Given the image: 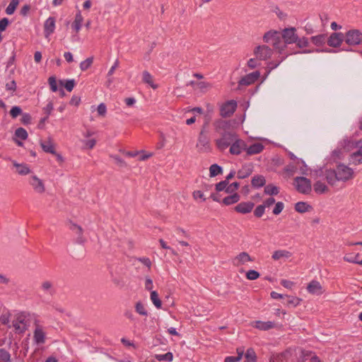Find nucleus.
Instances as JSON below:
<instances>
[{
    "instance_id": "f257e3e1",
    "label": "nucleus",
    "mask_w": 362,
    "mask_h": 362,
    "mask_svg": "<svg viewBox=\"0 0 362 362\" xmlns=\"http://www.w3.org/2000/svg\"><path fill=\"white\" fill-rule=\"evenodd\" d=\"M281 34L277 31H269L263 37L265 42L270 44L274 49L281 52L286 47V43L282 40Z\"/></svg>"
},
{
    "instance_id": "f03ea898",
    "label": "nucleus",
    "mask_w": 362,
    "mask_h": 362,
    "mask_svg": "<svg viewBox=\"0 0 362 362\" xmlns=\"http://www.w3.org/2000/svg\"><path fill=\"white\" fill-rule=\"evenodd\" d=\"M312 175L315 179L322 177L331 186L336 185L338 181L335 170L331 168H320L315 170Z\"/></svg>"
},
{
    "instance_id": "7ed1b4c3",
    "label": "nucleus",
    "mask_w": 362,
    "mask_h": 362,
    "mask_svg": "<svg viewBox=\"0 0 362 362\" xmlns=\"http://www.w3.org/2000/svg\"><path fill=\"white\" fill-rule=\"evenodd\" d=\"M338 181L346 182L352 180L354 177V171L349 166L339 163L335 169Z\"/></svg>"
},
{
    "instance_id": "20e7f679",
    "label": "nucleus",
    "mask_w": 362,
    "mask_h": 362,
    "mask_svg": "<svg viewBox=\"0 0 362 362\" xmlns=\"http://www.w3.org/2000/svg\"><path fill=\"white\" fill-rule=\"evenodd\" d=\"M28 317L29 314L25 312L19 313L16 315L12 325L18 333H23L26 330Z\"/></svg>"
},
{
    "instance_id": "39448f33",
    "label": "nucleus",
    "mask_w": 362,
    "mask_h": 362,
    "mask_svg": "<svg viewBox=\"0 0 362 362\" xmlns=\"http://www.w3.org/2000/svg\"><path fill=\"white\" fill-rule=\"evenodd\" d=\"M221 137L215 140L216 147L221 151H225L228 146L230 147L236 134L224 132L221 134Z\"/></svg>"
},
{
    "instance_id": "423d86ee",
    "label": "nucleus",
    "mask_w": 362,
    "mask_h": 362,
    "mask_svg": "<svg viewBox=\"0 0 362 362\" xmlns=\"http://www.w3.org/2000/svg\"><path fill=\"white\" fill-rule=\"evenodd\" d=\"M294 185L296 190L301 194H308L312 190L310 180L305 177H295Z\"/></svg>"
},
{
    "instance_id": "0eeeda50",
    "label": "nucleus",
    "mask_w": 362,
    "mask_h": 362,
    "mask_svg": "<svg viewBox=\"0 0 362 362\" xmlns=\"http://www.w3.org/2000/svg\"><path fill=\"white\" fill-rule=\"evenodd\" d=\"M246 142L240 139L238 135L235 136L232 144L230 145L229 152L232 155L238 156L243 151H245Z\"/></svg>"
},
{
    "instance_id": "6e6552de",
    "label": "nucleus",
    "mask_w": 362,
    "mask_h": 362,
    "mask_svg": "<svg viewBox=\"0 0 362 362\" xmlns=\"http://www.w3.org/2000/svg\"><path fill=\"white\" fill-rule=\"evenodd\" d=\"M273 51L266 45H259L255 48L254 54L259 60H267L271 58Z\"/></svg>"
},
{
    "instance_id": "1a4fd4ad",
    "label": "nucleus",
    "mask_w": 362,
    "mask_h": 362,
    "mask_svg": "<svg viewBox=\"0 0 362 362\" xmlns=\"http://www.w3.org/2000/svg\"><path fill=\"white\" fill-rule=\"evenodd\" d=\"M362 41V33L358 30H351L346 33L345 42L349 45H356Z\"/></svg>"
},
{
    "instance_id": "9d476101",
    "label": "nucleus",
    "mask_w": 362,
    "mask_h": 362,
    "mask_svg": "<svg viewBox=\"0 0 362 362\" xmlns=\"http://www.w3.org/2000/svg\"><path fill=\"white\" fill-rule=\"evenodd\" d=\"M237 108V103L235 100H229L223 103L220 107V115L223 117H230Z\"/></svg>"
},
{
    "instance_id": "9b49d317",
    "label": "nucleus",
    "mask_w": 362,
    "mask_h": 362,
    "mask_svg": "<svg viewBox=\"0 0 362 362\" xmlns=\"http://www.w3.org/2000/svg\"><path fill=\"white\" fill-rule=\"evenodd\" d=\"M307 291L313 296H321L325 293V289L317 280L310 281L306 287Z\"/></svg>"
},
{
    "instance_id": "f8f14e48",
    "label": "nucleus",
    "mask_w": 362,
    "mask_h": 362,
    "mask_svg": "<svg viewBox=\"0 0 362 362\" xmlns=\"http://www.w3.org/2000/svg\"><path fill=\"white\" fill-rule=\"evenodd\" d=\"M255 259L246 252H241L233 259V264L236 267H241L254 262Z\"/></svg>"
},
{
    "instance_id": "ddd939ff",
    "label": "nucleus",
    "mask_w": 362,
    "mask_h": 362,
    "mask_svg": "<svg viewBox=\"0 0 362 362\" xmlns=\"http://www.w3.org/2000/svg\"><path fill=\"white\" fill-rule=\"evenodd\" d=\"M30 184L32 186L33 190L39 194H42L45 192V185L42 180L40 179L36 175H33L30 177Z\"/></svg>"
},
{
    "instance_id": "4468645a",
    "label": "nucleus",
    "mask_w": 362,
    "mask_h": 362,
    "mask_svg": "<svg viewBox=\"0 0 362 362\" xmlns=\"http://www.w3.org/2000/svg\"><path fill=\"white\" fill-rule=\"evenodd\" d=\"M281 35L286 45L294 43L298 39V36L296 34V29L294 28H285Z\"/></svg>"
},
{
    "instance_id": "2eb2a0df",
    "label": "nucleus",
    "mask_w": 362,
    "mask_h": 362,
    "mask_svg": "<svg viewBox=\"0 0 362 362\" xmlns=\"http://www.w3.org/2000/svg\"><path fill=\"white\" fill-rule=\"evenodd\" d=\"M197 147L202 152H207L210 150L209 140L206 135L203 134V131H201L199 133Z\"/></svg>"
},
{
    "instance_id": "dca6fc26",
    "label": "nucleus",
    "mask_w": 362,
    "mask_h": 362,
    "mask_svg": "<svg viewBox=\"0 0 362 362\" xmlns=\"http://www.w3.org/2000/svg\"><path fill=\"white\" fill-rule=\"evenodd\" d=\"M264 148L263 144L259 142L253 143L249 146L246 144L245 153L247 156H253L260 153Z\"/></svg>"
},
{
    "instance_id": "f3484780",
    "label": "nucleus",
    "mask_w": 362,
    "mask_h": 362,
    "mask_svg": "<svg viewBox=\"0 0 362 362\" xmlns=\"http://www.w3.org/2000/svg\"><path fill=\"white\" fill-rule=\"evenodd\" d=\"M40 144L44 152L55 153V144L52 137L49 136L47 140L40 141Z\"/></svg>"
},
{
    "instance_id": "a211bd4d",
    "label": "nucleus",
    "mask_w": 362,
    "mask_h": 362,
    "mask_svg": "<svg viewBox=\"0 0 362 362\" xmlns=\"http://www.w3.org/2000/svg\"><path fill=\"white\" fill-rule=\"evenodd\" d=\"M344 40V35L341 33H332L327 41L330 47H339Z\"/></svg>"
},
{
    "instance_id": "6ab92c4d",
    "label": "nucleus",
    "mask_w": 362,
    "mask_h": 362,
    "mask_svg": "<svg viewBox=\"0 0 362 362\" xmlns=\"http://www.w3.org/2000/svg\"><path fill=\"white\" fill-rule=\"evenodd\" d=\"M45 332L41 326L37 325L33 332V339L37 344H42L45 342Z\"/></svg>"
},
{
    "instance_id": "aec40b11",
    "label": "nucleus",
    "mask_w": 362,
    "mask_h": 362,
    "mask_svg": "<svg viewBox=\"0 0 362 362\" xmlns=\"http://www.w3.org/2000/svg\"><path fill=\"white\" fill-rule=\"evenodd\" d=\"M259 76V71H254L242 78L239 83L242 86H249L255 83L258 79Z\"/></svg>"
},
{
    "instance_id": "412c9836",
    "label": "nucleus",
    "mask_w": 362,
    "mask_h": 362,
    "mask_svg": "<svg viewBox=\"0 0 362 362\" xmlns=\"http://www.w3.org/2000/svg\"><path fill=\"white\" fill-rule=\"evenodd\" d=\"M255 206V204L251 202H241L235 206V211L240 214L250 213Z\"/></svg>"
},
{
    "instance_id": "4be33fe9",
    "label": "nucleus",
    "mask_w": 362,
    "mask_h": 362,
    "mask_svg": "<svg viewBox=\"0 0 362 362\" xmlns=\"http://www.w3.org/2000/svg\"><path fill=\"white\" fill-rule=\"evenodd\" d=\"M359 143L361 144L359 149L350 155V163L354 165L362 163V139L359 141Z\"/></svg>"
},
{
    "instance_id": "5701e85b",
    "label": "nucleus",
    "mask_w": 362,
    "mask_h": 362,
    "mask_svg": "<svg viewBox=\"0 0 362 362\" xmlns=\"http://www.w3.org/2000/svg\"><path fill=\"white\" fill-rule=\"evenodd\" d=\"M55 29V18L54 17L48 18L44 24L45 36L48 38L54 33Z\"/></svg>"
},
{
    "instance_id": "b1692460",
    "label": "nucleus",
    "mask_w": 362,
    "mask_h": 362,
    "mask_svg": "<svg viewBox=\"0 0 362 362\" xmlns=\"http://www.w3.org/2000/svg\"><path fill=\"white\" fill-rule=\"evenodd\" d=\"M253 327L261 330V331H267L269 329H273L275 327V323L272 321L262 322V321H255L252 325Z\"/></svg>"
},
{
    "instance_id": "393cba45",
    "label": "nucleus",
    "mask_w": 362,
    "mask_h": 362,
    "mask_svg": "<svg viewBox=\"0 0 362 362\" xmlns=\"http://www.w3.org/2000/svg\"><path fill=\"white\" fill-rule=\"evenodd\" d=\"M253 171V166L252 164L243 165L238 171L237 177L239 179H244L249 177Z\"/></svg>"
},
{
    "instance_id": "a878e982",
    "label": "nucleus",
    "mask_w": 362,
    "mask_h": 362,
    "mask_svg": "<svg viewBox=\"0 0 362 362\" xmlns=\"http://www.w3.org/2000/svg\"><path fill=\"white\" fill-rule=\"evenodd\" d=\"M229 123L223 119H218L214 122L215 131L220 134L226 132V130L229 129Z\"/></svg>"
},
{
    "instance_id": "bb28decb",
    "label": "nucleus",
    "mask_w": 362,
    "mask_h": 362,
    "mask_svg": "<svg viewBox=\"0 0 362 362\" xmlns=\"http://www.w3.org/2000/svg\"><path fill=\"white\" fill-rule=\"evenodd\" d=\"M314 191L317 194H325L329 192V189L327 185L320 180L316 181L313 185Z\"/></svg>"
},
{
    "instance_id": "cd10ccee",
    "label": "nucleus",
    "mask_w": 362,
    "mask_h": 362,
    "mask_svg": "<svg viewBox=\"0 0 362 362\" xmlns=\"http://www.w3.org/2000/svg\"><path fill=\"white\" fill-rule=\"evenodd\" d=\"M83 22V18L81 12L78 11L76 14L74 21L71 24V27L76 34L80 31Z\"/></svg>"
},
{
    "instance_id": "c85d7f7f",
    "label": "nucleus",
    "mask_w": 362,
    "mask_h": 362,
    "mask_svg": "<svg viewBox=\"0 0 362 362\" xmlns=\"http://www.w3.org/2000/svg\"><path fill=\"white\" fill-rule=\"evenodd\" d=\"M291 257V252L285 250H276L272 254V259L275 261L279 260L282 258H289Z\"/></svg>"
},
{
    "instance_id": "c756f323",
    "label": "nucleus",
    "mask_w": 362,
    "mask_h": 362,
    "mask_svg": "<svg viewBox=\"0 0 362 362\" xmlns=\"http://www.w3.org/2000/svg\"><path fill=\"white\" fill-rule=\"evenodd\" d=\"M361 144L358 141L354 142L350 140H344L343 143L341 144V148L344 151H349L356 147L359 148V146Z\"/></svg>"
},
{
    "instance_id": "7c9ffc66",
    "label": "nucleus",
    "mask_w": 362,
    "mask_h": 362,
    "mask_svg": "<svg viewBox=\"0 0 362 362\" xmlns=\"http://www.w3.org/2000/svg\"><path fill=\"white\" fill-rule=\"evenodd\" d=\"M252 186L255 188L263 187L266 184V180L262 175H255L251 181Z\"/></svg>"
},
{
    "instance_id": "2f4dec72",
    "label": "nucleus",
    "mask_w": 362,
    "mask_h": 362,
    "mask_svg": "<svg viewBox=\"0 0 362 362\" xmlns=\"http://www.w3.org/2000/svg\"><path fill=\"white\" fill-rule=\"evenodd\" d=\"M13 165L16 168L17 172L19 175H25L30 173V170L25 164H19L13 162Z\"/></svg>"
},
{
    "instance_id": "473e14b6",
    "label": "nucleus",
    "mask_w": 362,
    "mask_h": 362,
    "mask_svg": "<svg viewBox=\"0 0 362 362\" xmlns=\"http://www.w3.org/2000/svg\"><path fill=\"white\" fill-rule=\"evenodd\" d=\"M143 81L148 84L153 89H156L158 88V85L153 83L152 76L147 71H144L143 72Z\"/></svg>"
},
{
    "instance_id": "72a5a7b5",
    "label": "nucleus",
    "mask_w": 362,
    "mask_h": 362,
    "mask_svg": "<svg viewBox=\"0 0 362 362\" xmlns=\"http://www.w3.org/2000/svg\"><path fill=\"white\" fill-rule=\"evenodd\" d=\"M240 200V196L238 193L226 197L223 199V203L225 205H230L232 204L237 203Z\"/></svg>"
},
{
    "instance_id": "f704fd0d",
    "label": "nucleus",
    "mask_w": 362,
    "mask_h": 362,
    "mask_svg": "<svg viewBox=\"0 0 362 362\" xmlns=\"http://www.w3.org/2000/svg\"><path fill=\"white\" fill-rule=\"evenodd\" d=\"M151 300L156 308L160 309L162 307V302L158 297V294L156 291H151Z\"/></svg>"
},
{
    "instance_id": "c9c22d12",
    "label": "nucleus",
    "mask_w": 362,
    "mask_h": 362,
    "mask_svg": "<svg viewBox=\"0 0 362 362\" xmlns=\"http://www.w3.org/2000/svg\"><path fill=\"white\" fill-rule=\"evenodd\" d=\"M310 206L307 204L305 202H299L296 204L295 205V209L296 211L299 213H304L306 212L310 209Z\"/></svg>"
},
{
    "instance_id": "e433bc0d",
    "label": "nucleus",
    "mask_w": 362,
    "mask_h": 362,
    "mask_svg": "<svg viewBox=\"0 0 362 362\" xmlns=\"http://www.w3.org/2000/svg\"><path fill=\"white\" fill-rule=\"evenodd\" d=\"M264 193L266 194H269V195H276L279 194V188L273 185H267L265 187H264Z\"/></svg>"
},
{
    "instance_id": "4c0bfd02",
    "label": "nucleus",
    "mask_w": 362,
    "mask_h": 362,
    "mask_svg": "<svg viewBox=\"0 0 362 362\" xmlns=\"http://www.w3.org/2000/svg\"><path fill=\"white\" fill-rule=\"evenodd\" d=\"M15 137L19 138L22 140H26L28 139V134L26 130L22 127H19L15 131Z\"/></svg>"
},
{
    "instance_id": "58836bf2",
    "label": "nucleus",
    "mask_w": 362,
    "mask_h": 362,
    "mask_svg": "<svg viewBox=\"0 0 362 362\" xmlns=\"http://www.w3.org/2000/svg\"><path fill=\"white\" fill-rule=\"evenodd\" d=\"M155 358L159 361H172L173 359V355L171 352H168L165 354H156L155 356Z\"/></svg>"
},
{
    "instance_id": "ea45409f",
    "label": "nucleus",
    "mask_w": 362,
    "mask_h": 362,
    "mask_svg": "<svg viewBox=\"0 0 362 362\" xmlns=\"http://www.w3.org/2000/svg\"><path fill=\"white\" fill-rule=\"evenodd\" d=\"M18 0H11L9 5L7 6L6 9V13L8 15H11L14 13L16 7L18 5Z\"/></svg>"
},
{
    "instance_id": "a19ab883",
    "label": "nucleus",
    "mask_w": 362,
    "mask_h": 362,
    "mask_svg": "<svg viewBox=\"0 0 362 362\" xmlns=\"http://www.w3.org/2000/svg\"><path fill=\"white\" fill-rule=\"evenodd\" d=\"M71 228L73 230H76V232L78 235L77 242L79 243H83L84 242V238H83L82 228L76 224H73Z\"/></svg>"
},
{
    "instance_id": "79ce46f5",
    "label": "nucleus",
    "mask_w": 362,
    "mask_h": 362,
    "mask_svg": "<svg viewBox=\"0 0 362 362\" xmlns=\"http://www.w3.org/2000/svg\"><path fill=\"white\" fill-rule=\"evenodd\" d=\"M245 358L250 362H255L257 361V356L252 348H250L247 350L245 353Z\"/></svg>"
},
{
    "instance_id": "37998d69",
    "label": "nucleus",
    "mask_w": 362,
    "mask_h": 362,
    "mask_svg": "<svg viewBox=\"0 0 362 362\" xmlns=\"http://www.w3.org/2000/svg\"><path fill=\"white\" fill-rule=\"evenodd\" d=\"M11 354L4 349H0V362H9Z\"/></svg>"
},
{
    "instance_id": "c03bdc74",
    "label": "nucleus",
    "mask_w": 362,
    "mask_h": 362,
    "mask_svg": "<svg viewBox=\"0 0 362 362\" xmlns=\"http://www.w3.org/2000/svg\"><path fill=\"white\" fill-rule=\"evenodd\" d=\"M209 172H210V176L214 177V176L219 175L222 173V168L217 164H213L210 166Z\"/></svg>"
},
{
    "instance_id": "a18cd8bd",
    "label": "nucleus",
    "mask_w": 362,
    "mask_h": 362,
    "mask_svg": "<svg viewBox=\"0 0 362 362\" xmlns=\"http://www.w3.org/2000/svg\"><path fill=\"white\" fill-rule=\"evenodd\" d=\"M93 62V57H88L80 64V68L82 71H86L90 67Z\"/></svg>"
},
{
    "instance_id": "49530a36",
    "label": "nucleus",
    "mask_w": 362,
    "mask_h": 362,
    "mask_svg": "<svg viewBox=\"0 0 362 362\" xmlns=\"http://www.w3.org/2000/svg\"><path fill=\"white\" fill-rule=\"evenodd\" d=\"M245 276L248 280H256L260 276V274L256 270L250 269L246 272Z\"/></svg>"
},
{
    "instance_id": "de8ad7c7",
    "label": "nucleus",
    "mask_w": 362,
    "mask_h": 362,
    "mask_svg": "<svg viewBox=\"0 0 362 362\" xmlns=\"http://www.w3.org/2000/svg\"><path fill=\"white\" fill-rule=\"evenodd\" d=\"M311 41L316 45H321L325 41V36L324 35H319L317 36L312 37Z\"/></svg>"
},
{
    "instance_id": "09e8293b",
    "label": "nucleus",
    "mask_w": 362,
    "mask_h": 362,
    "mask_svg": "<svg viewBox=\"0 0 362 362\" xmlns=\"http://www.w3.org/2000/svg\"><path fill=\"white\" fill-rule=\"evenodd\" d=\"M286 296L289 298L287 302L288 305H293L294 307H296L302 301V299L298 297L291 296Z\"/></svg>"
},
{
    "instance_id": "8fccbe9b",
    "label": "nucleus",
    "mask_w": 362,
    "mask_h": 362,
    "mask_svg": "<svg viewBox=\"0 0 362 362\" xmlns=\"http://www.w3.org/2000/svg\"><path fill=\"white\" fill-rule=\"evenodd\" d=\"M135 308H136V311L139 314H140L141 315H144V316H146L148 315V313H147L144 305L141 302L136 303Z\"/></svg>"
},
{
    "instance_id": "3c124183",
    "label": "nucleus",
    "mask_w": 362,
    "mask_h": 362,
    "mask_svg": "<svg viewBox=\"0 0 362 362\" xmlns=\"http://www.w3.org/2000/svg\"><path fill=\"white\" fill-rule=\"evenodd\" d=\"M98 114L100 117H105L107 113V107L105 103H100L97 107Z\"/></svg>"
},
{
    "instance_id": "603ef678",
    "label": "nucleus",
    "mask_w": 362,
    "mask_h": 362,
    "mask_svg": "<svg viewBox=\"0 0 362 362\" xmlns=\"http://www.w3.org/2000/svg\"><path fill=\"white\" fill-rule=\"evenodd\" d=\"M332 157L334 160H337V159H341L342 157H343V150L342 148H337V149H334L332 152Z\"/></svg>"
},
{
    "instance_id": "864d4df0",
    "label": "nucleus",
    "mask_w": 362,
    "mask_h": 362,
    "mask_svg": "<svg viewBox=\"0 0 362 362\" xmlns=\"http://www.w3.org/2000/svg\"><path fill=\"white\" fill-rule=\"evenodd\" d=\"M239 183L235 182L232 183L230 185H227V188H226V192L227 193H233L235 192L239 187Z\"/></svg>"
},
{
    "instance_id": "5fc2aeb1",
    "label": "nucleus",
    "mask_w": 362,
    "mask_h": 362,
    "mask_svg": "<svg viewBox=\"0 0 362 362\" xmlns=\"http://www.w3.org/2000/svg\"><path fill=\"white\" fill-rule=\"evenodd\" d=\"M228 185V182L227 180L219 182L216 185V190L218 192H221L223 190L226 191V188H227Z\"/></svg>"
},
{
    "instance_id": "6e6d98bb",
    "label": "nucleus",
    "mask_w": 362,
    "mask_h": 362,
    "mask_svg": "<svg viewBox=\"0 0 362 362\" xmlns=\"http://www.w3.org/2000/svg\"><path fill=\"white\" fill-rule=\"evenodd\" d=\"M10 114L13 118L17 117L18 115L22 114V110L21 107L18 106H14L10 110Z\"/></svg>"
},
{
    "instance_id": "4d7b16f0",
    "label": "nucleus",
    "mask_w": 362,
    "mask_h": 362,
    "mask_svg": "<svg viewBox=\"0 0 362 362\" xmlns=\"http://www.w3.org/2000/svg\"><path fill=\"white\" fill-rule=\"evenodd\" d=\"M264 209L265 207L262 204L257 206L254 211L255 216L258 218L261 217L264 213Z\"/></svg>"
},
{
    "instance_id": "13d9d810",
    "label": "nucleus",
    "mask_w": 362,
    "mask_h": 362,
    "mask_svg": "<svg viewBox=\"0 0 362 362\" xmlns=\"http://www.w3.org/2000/svg\"><path fill=\"white\" fill-rule=\"evenodd\" d=\"M83 143H84L85 148L91 149L95 146V145L96 144V140L95 139H91L85 141Z\"/></svg>"
},
{
    "instance_id": "bf43d9fd",
    "label": "nucleus",
    "mask_w": 362,
    "mask_h": 362,
    "mask_svg": "<svg viewBox=\"0 0 362 362\" xmlns=\"http://www.w3.org/2000/svg\"><path fill=\"white\" fill-rule=\"evenodd\" d=\"M49 84L50 86V88L53 92H56L57 90V85L56 78L53 76L49 78Z\"/></svg>"
},
{
    "instance_id": "052dcab7",
    "label": "nucleus",
    "mask_w": 362,
    "mask_h": 362,
    "mask_svg": "<svg viewBox=\"0 0 362 362\" xmlns=\"http://www.w3.org/2000/svg\"><path fill=\"white\" fill-rule=\"evenodd\" d=\"M281 284L284 287L291 290V289H292V288L293 287L295 284H294V282H293L291 281L283 279L281 281Z\"/></svg>"
},
{
    "instance_id": "680f3d73",
    "label": "nucleus",
    "mask_w": 362,
    "mask_h": 362,
    "mask_svg": "<svg viewBox=\"0 0 362 362\" xmlns=\"http://www.w3.org/2000/svg\"><path fill=\"white\" fill-rule=\"evenodd\" d=\"M284 209V204L282 202H277L275 205V207L273 210V213L275 215L279 214Z\"/></svg>"
},
{
    "instance_id": "e2e57ef3",
    "label": "nucleus",
    "mask_w": 362,
    "mask_h": 362,
    "mask_svg": "<svg viewBox=\"0 0 362 362\" xmlns=\"http://www.w3.org/2000/svg\"><path fill=\"white\" fill-rule=\"evenodd\" d=\"M9 21L8 18H4L0 20V31H4L8 25Z\"/></svg>"
},
{
    "instance_id": "0e129e2a",
    "label": "nucleus",
    "mask_w": 362,
    "mask_h": 362,
    "mask_svg": "<svg viewBox=\"0 0 362 362\" xmlns=\"http://www.w3.org/2000/svg\"><path fill=\"white\" fill-rule=\"evenodd\" d=\"M153 284L150 277L146 276L145 279V288L147 291H151L153 289Z\"/></svg>"
},
{
    "instance_id": "69168bd1",
    "label": "nucleus",
    "mask_w": 362,
    "mask_h": 362,
    "mask_svg": "<svg viewBox=\"0 0 362 362\" xmlns=\"http://www.w3.org/2000/svg\"><path fill=\"white\" fill-rule=\"evenodd\" d=\"M6 90H11L12 92L16 91V81L14 80H13L11 82L7 83L6 84Z\"/></svg>"
},
{
    "instance_id": "338daca9",
    "label": "nucleus",
    "mask_w": 362,
    "mask_h": 362,
    "mask_svg": "<svg viewBox=\"0 0 362 362\" xmlns=\"http://www.w3.org/2000/svg\"><path fill=\"white\" fill-rule=\"evenodd\" d=\"M53 110V104L49 102L46 107L43 108L44 112L47 115L46 117H49Z\"/></svg>"
},
{
    "instance_id": "774afa93",
    "label": "nucleus",
    "mask_w": 362,
    "mask_h": 362,
    "mask_svg": "<svg viewBox=\"0 0 362 362\" xmlns=\"http://www.w3.org/2000/svg\"><path fill=\"white\" fill-rule=\"evenodd\" d=\"M74 85H75V82H74V80L71 79V80H68L65 85H64V87L65 88L69 91V92H71L74 87Z\"/></svg>"
}]
</instances>
